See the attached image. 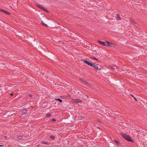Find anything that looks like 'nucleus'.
<instances>
[{
  "label": "nucleus",
  "mask_w": 147,
  "mask_h": 147,
  "mask_svg": "<svg viewBox=\"0 0 147 147\" xmlns=\"http://www.w3.org/2000/svg\"><path fill=\"white\" fill-rule=\"evenodd\" d=\"M82 61L87 65L92 67L98 70L99 69L98 67L96 65H95L94 63L90 61H88L85 59H82Z\"/></svg>",
  "instance_id": "f257e3e1"
},
{
  "label": "nucleus",
  "mask_w": 147,
  "mask_h": 147,
  "mask_svg": "<svg viewBox=\"0 0 147 147\" xmlns=\"http://www.w3.org/2000/svg\"><path fill=\"white\" fill-rule=\"evenodd\" d=\"M121 134L124 139L128 141L133 142L132 140L129 136L123 133H121Z\"/></svg>",
  "instance_id": "f03ea898"
},
{
  "label": "nucleus",
  "mask_w": 147,
  "mask_h": 147,
  "mask_svg": "<svg viewBox=\"0 0 147 147\" xmlns=\"http://www.w3.org/2000/svg\"><path fill=\"white\" fill-rule=\"evenodd\" d=\"M71 102L73 104H76L78 102H82V101L79 99H74L72 100Z\"/></svg>",
  "instance_id": "7ed1b4c3"
},
{
  "label": "nucleus",
  "mask_w": 147,
  "mask_h": 147,
  "mask_svg": "<svg viewBox=\"0 0 147 147\" xmlns=\"http://www.w3.org/2000/svg\"><path fill=\"white\" fill-rule=\"evenodd\" d=\"M98 42L101 45L104 46H107V41L102 42L100 41H98Z\"/></svg>",
  "instance_id": "20e7f679"
},
{
  "label": "nucleus",
  "mask_w": 147,
  "mask_h": 147,
  "mask_svg": "<svg viewBox=\"0 0 147 147\" xmlns=\"http://www.w3.org/2000/svg\"><path fill=\"white\" fill-rule=\"evenodd\" d=\"M115 45L114 43L109 42H107V47H113Z\"/></svg>",
  "instance_id": "39448f33"
},
{
  "label": "nucleus",
  "mask_w": 147,
  "mask_h": 147,
  "mask_svg": "<svg viewBox=\"0 0 147 147\" xmlns=\"http://www.w3.org/2000/svg\"><path fill=\"white\" fill-rule=\"evenodd\" d=\"M28 110L26 109H24L21 112L20 114L22 115H23L26 114L28 112Z\"/></svg>",
  "instance_id": "423d86ee"
},
{
  "label": "nucleus",
  "mask_w": 147,
  "mask_h": 147,
  "mask_svg": "<svg viewBox=\"0 0 147 147\" xmlns=\"http://www.w3.org/2000/svg\"><path fill=\"white\" fill-rule=\"evenodd\" d=\"M80 79L81 81H82L85 84H88V85H91V84L88 83V82H87L86 80H84L83 79H82L80 78Z\"/></svg>",
  "instance_id": "0eeeda50"
},
{
  "label": "nucleus",
  "mask_w": 147,
  "mask_h": 147,
  "mask_svg": "<svg viewBox=\"0 0 147 147\" xmlns=\"http://www.w3.org/2000/svg\"><path fill=\"white\" fill-rule=\"evenodd\" d=\"M0 11H1V12H3L4 13L7 14V15H9L10 14V13L9 12H7V11H6L2 9H0Z\"/></svg>",
  "instance_id": "6e6552de"
},
{
  "label": "nucleus",
  "mask_w": 147,
  "mask_h": 147,
  "mask_svg": "<svg viewBox=\"0 0 147 147\" xmlns=\"http://www.w3.org/2000/svg\"><path fill=\"white\" fill-rule=\"evenodd\" d=\"M116 19L117 20H120L121 18L119 16V15L118 14H117L116 17Z\"/></svg>",
  "instance_id": "1a4fd4ad"
},
{
  "label": "nucleus",
  "mask_w": 147,
  "mask_h": 147,
  "mask_svg": "<svg viewBox=\"0 0 147 147\" xmlns=\"http://www.w3.org/2000/svg\"><path fill=\"white\" fill-rule=\"evenodd\" d=\"M37 6L38 7L42 9H43L44 8L41 5H37Z\"/></svg>",
  "instance_id": "9d476101"
},
{
  "label": "nucleus",
  "mask_w": 147,
  "mask_h": 147,
  "mask_svg": "<svg viewBox=\"0 0 147 147\" xmlns=\"http://www.w3.org/2000/svg\"><path fill=\"white\" fill-rule=\"evenodd\" d=\"M41 23L42 24V25H43L45 26L46 27H47L48 26L46 24H45L44 22H43L42 21L41 22Z\"/></svg>",
  "instance_id": "9b49d317"
},
{
  "label": "nucleus",
  "mask_w": 147,
  "mask_h": 147,
  "mask_svg": "<svg viewBox=\"0 0 147 147\" xmlns=\"http://www.w3.org/2000/svg\"><path fill=\"white\" fill-rule=\"evenodd\" d=\"M130 20H131V22L132 23L135 24H136V23L131 18L130 19Z\"/></svg>",
  "instance_id": "f8f14e48"
},
{
  "label": "nucleus",
  "mask_w": 147,
  "mask_h": 147,
  "mask_svg": "<svg viewBox=\"0 0 147 147\" xmlns=\"http://www.w3.org/2000/svg\"><path fill=\"white\" fill-rule=\"evenodd\" d=\"M55 100H57L59 101V102H62V100L59 99V98H55Z\"/></svg>",
  "instance_id": "ddd939ff"
},
{
  "label": "nucleus",
  "mask_w": 147,
  "mask_h": 147,
  "mask_svg": "<svg viewBox=\"0 0 147 147\" xmlns=\"http://www.w3.org/2000/svg\"><path fill=\"white\" fill-rule=\"evenodd\" d=\"M42 144H49L47 142H41Z\"/></svg>",
  "instance_id": "4468645a"
},
{
  "label": "nucleus",
  "mask_w": 147,
  "mask_h": 147,
  "mask_svg": "<svg viewBox=\"0 0 147 147\" xmlns=\"http://www.w3.org/2000/svg\"><path fill=\"white\" fill-rule=\"evenodd\" d=\"M79 117L80 119H84V117L81 115L79 116Z\"/></svg>",
  "instance_id": "2eb2a0df"
},
{
  "label": "nucleus",
  "mask_w": 147,
  "mask_h": 147,
  "mask_svg": "<svg viewBox=\"0 0 147 147\" xmlns=\"http://www.w3.org/2000/svg\"><path fill=\"white\" fill-rule=\"evenodd\" d=\"M114 141V142H115L117 144H119V142L118 141H117V140H115Z\"/></svg>",
  "instance_id": "dca6fc26"
},
{
  "label": "nucleus",
  "mask_w": 147,
  "mask_h": 147,
  "mask_svg": "<svg viewBox=\"0 0 147 147\" xmlns=\"http://www.w3.org/2000/svg\"><path fill=\"white\" fill-rule=\"evenodd\" d=\"M91 58L92 59H95V60H96L97 61H99L98 60V59H97L96 58H95L94 57H91Z\"/></svg>",
  "instance_id": "f3484780"
},
{
  "label": "nucleus",
  "mask_w": 147,
  "mask_h": 147,
  "mask_svg": "<svg viewBox=\"0 0 147 147\" xmlns=\"http://www.w3.org/2000/svg\"><path fill=\"white\" fill-rule=\"evenodd\" d=\"M50 138L53 139H54L55 138V137L53 136H50Z\"/></svg>",
  "instance_id": "a211bd4d"
},
{
  "label": "nucleus",
  "mask_w": 147,
  "mask_h": 147,
  "mask_svg": "<svg viewBox=\"0 0 147 147\" xmlns=\"http://www.w3.org/2000/svg\"><path fill=\"white\" fill-rule=\"evenodd\" d=\"M22 136H19L18 137V139L19 140H21L22 139Z\"/></svg>",
  "instance_id": "6ab92c4d"
},
{
  "label": "nucleus",
  "mask_w": 147,
  "mask_h": 147,
  "mask_svg": "<svg viewBox=\"0 0 147 147\" xmlns=\"http://www.w3.org/2000/svg\"><path fill=\"white\" fill-rule=\"evenodd\" d=\"M44 11H45L46 12H48V11L46 9H45V8H44V9H43Z\"/></svg>",
  "instance_id": "aec40b11"
},
{
  "label": "nucleus",
  "mask_w": 147,
  "mask_h": 147,
  "mask_svg": "<svg viewBox=\"0 0 147 147\" xmlns=\"http://www.w3.org/2000/svg\"><path fill=\"white\" fill-rule=\"evenodd\" d=\"M51 115L50 114H48L46 116L47 117H50L51 116Z\"/></svg>",
  "instance_id": "412c9836"
},
{
  "label": "nucleus",
  "mask_w": 147,
  "mask_h": 147,
  "mask_svg": "<svg viewBox=\"0 0 147 147\" xmlns=\"http://www.w3.org/2000/svg\"><path fill=\"white\" fill-rule=\"evenodd\" d=\"M56 119H52V121H56Z\"/></svg>",
  "instance_id": "4be33fe9"
},
{
  "label": "nucleus",
  "mask_w": 147,
  "mask_h": 147,
  "mask_svg": "<svg viewBox=\"0 0 147 147\" xmlns=\"http://www.w3.org/2000/svg\"><path fill=\"white\" fill-rule=\"evenodd\" d=\"M111 68L112 69H113V70H115V68L114 67H111Z\"/></svg>",
  "instance_id": "5701e85b"
},
{
  "label": "nucleus",
  "mask_w": 147,
  "mask_h": 147,
  "mask_svg": "<svg viewBox=\"0 0 147 147\" xmlns=\"http://www.w3.org/2000/svg\"><path fill=\"white\" fill-rule=\"evenodd\" d=\"M134 98L135 99V100L136 101H138V100H137V99H136L135 97H134Z\"/></svg>",
  "instance_id": "b1692460"
},
{
  "label": "nucleus",
  "mask_w": 147,
  "mask_h": 147,
  "mask_svg": "<svg viewBox=\"0 0 147 147\" xmlns=\"http://www.w3.org/2000/svg\"><path fill=\"white\" fill-rule=\"evenodd\" d=\"M13 93H11V94L10 95L12 96H13Z\"/></svg>",
  "instance_id": "393cba45"
},
{
  "label": "nucleus",
  "mask_w": 147,
  "mask_h": 147,
  "mask_svg": "<svg viewBox=\"0 0 147 147\" xmlns=\"http://www.w3.org/2000/svg\"><path fill=\"white\" fill-rule=\"evenodd\" d=\"M29 96L30 97H32V94H29Z\"/></svg>",
  "instance_id": "a878e982"
},
{
  "label": "nucleus",
  "mask_w": 147,
  "mask_h": 147,
  "mask_svg": "<svg viewBox=\"0 0 147 147\" xmlns=\"http://www.w3.org/2000/svg\"><path fill=\"white\" fill-rule=\"evenodd\" d=\"M131 95L133 97H134H134H135L134 96L131 94Z\"/></svg>",
  "instance_id": "bb28decb"
},
{
  "label": "nucleus",
  "mask_w": 147,
  "mask_h": 147,
  "mask_svg": "<svg viewBox=\"0 0 147 147\" xmlns=\"http://www.w3.org/2000/svg\"><path fill=\"white\" fill-rule=\"evenodd\" d=\"M3 145H0V146H3Z\"/></svg>",
  "instance_id": "cd10ccee"
},
{
  "label": "nucleus",
  "mask_w": 147,
  "mask_h": 147,
  "mask_svg": "<svg viewBox=\"0 0 147 147\" xmlns=\"http://www.w3.org/2000/svg\"><path fill=\"white\" fill-rule=\"evenodd\" d=\"M4 137H5V138H6V136H5Z\"/></svg>",
  "instance_id": "c85d7f7f"
}]
</instances>
